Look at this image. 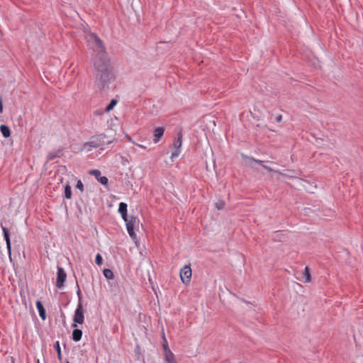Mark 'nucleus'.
Listing matches in <instances>:
<instances>
[{
  "label": "nucleus",
  "mask_w": 363,
  "mask_h": 363,
  "mask_svg": "<svg viewBox=\"0 0 363 363\" xmlns=\"http://www.w3.org/2000/svg\"><path fill=\"white\" fill-rule=\"evenodd\" d=\"M64 150V147H60L56 151L49 152L47 155V161H52L56 158L62 157L63 156Z\"/></svg>",
  "instance_id": "9b49d317"
},
{
  "label": "nucleus",
  "mask_w": 363,
  "mask_h": 363,
  "mask_svg": "<svg viewBox=\"0 0 363 363\" xmlns=\"http://www.w3.org/2000/svg\"><path fill=\"white\" fill-rule=\"evenodd\" d=\"M121 217L125 223L126 220H129L130 219V217L128 216V213H126L125 215L121 214Z\"/></svg>",
  "instance_id": "7c9ffc66"
},
{
  "label": "nucleus",
  "mask_w": 363,
  "mask_h": 363,
  "mask_svg": "<svg viewBox=\"0 0 363 363\" xmlns=\"http://www.w3.org/2000/svg\"><path fill=\"white\" fill-rule=\"evenodd\" d=\"M128 212V205L124 202H121L118 206V213L121 215H125Z\"/></svg>",
  "instance_id": "a211bd4d"
},
{
  "label": "nucleus",
  "mask_w": 363,
  "mask_h": 363,
  "mask_svg": "<svg viewBox=\"0 0 363 363\" xmlns=\"http://www.w3.org/2000/svg\"><path fill=\"white\" fill-rule=\"evenodd\" d=\"M65 363H69V360L68 359H66Z\"/></svg>",
  "instance_id": "c9c22d12"
},
{
  "label": "nucleus",
  "mask_w": 363,
  "mask_h": 363,
  "mask_svg": "<svg viewBox=\"0 0 363 363\" xmlns=\"http://www.w3.org/2000/svg\"><path fill=\"white\" fill-rule=\"evenodd\" d=\"M3 99H2V96H0V113H3Z\"/></svg>",
  "instance_id": "c756f323"
},
{
  "label": "nucleus",
  "mask_w": 363,
  "mask_h": 363,
  "mask_svg": "<svg viewBox=\"0 0 363 363\" xmlns=\"http://www.w3.org/2000/svg\"><path fill=\"white\" fill-rule=\"evenodd\" d=\"M37 363H40V362H39V360H38V361H37Z\"/></svg>",
  "instance_id": "e433bc0d"
},
{
  "label": "nucleus",
  "mask_w": 363,
  "mask_h": 363,
  "mask_svg": "<svg viewBox=\"0 0 363 363\" xmlns=\"http://www.w3.org/2000/svg\"><path fill=\"white\" fill-rule=\"evenodd\" d=\"M76 188L80 190L81 192L84 191V184L81 180H78L76 184Z\"/></svg>",
  "instance_id": "a878e982"
},
{
  "label": "nucleus",
  "mask_w": 363,
  "mask_h": 363,
  "mask_svg": "<svg viewBox=\"0 0 363 363\" xmlns=\"http://www.w3.org/2000/svg\"><path fill=\"white\" fill-rule=\"evenodd\" d=\"M67 279V274L64 269L61 267H57V278H56V286L58 289H61L64 286Z\"/></svg>",
  "instance_id": "0eeeda50"
},
{
  "label": "nucleus",
  "mask_w": 363,
  "mask_h": 363,
  "mask_svg": "<svg viewBox=\"0 0 363 363\" xmlns=\"http://www.w3.org/2000/svg\"><path fill=\"white\" fill-rule=\"evenodd\" d=\"M182 131L180 130L177 135V138L174 140L173 146L174 150L172 152L171 159L173 160L175 157H177L180 153V148L182 144Z\"/></svg>",
  "instance_id": "20e7f679"
},
{
  "label": "nucleus",
  "mask_w": 363,
  "mask_h": 363,
  "mask_svg": "<svg viewBox=\"0 0 363 363\" xmlns=\"http://www.w3.org/2000/svg\"><path fill=\"white\" fill-rule=\"evenodd\" d=\"M216 208L218 209V210H221L224 208V206H225V203L224 201L223 200H219L218 202L216 203Z\"/></svg>",
  "instance_id": "b1692460"
},
{
  "label": "nucleus",
  "mask_w": 363,
  "mask_h": 363,
  "mask_svg": "<svg viewBox=\"0 0 363 363\" xmlns=\"http://www.w3.org/2000/svg\"><path fill=\"white\" fill-rule=\"evenodd\" d=\"M89 38L91 40L93 41V43L97 48L104 49L103 41L97 36L96 34L91 33L89 35Z\"/></svg>",
  "instance_id": "4468645a"
},
{
  "label": "nucleus",
  "mask_w": 363,
  "mask_h": 363,
  "mask_svg": "<svg viewBox=\"0 0 363 363\" xmlns=\"http://www.w3.org/2000/svg\"><path fill=\"white\" fill-rule=\"evenodd\" d=\"M106 138V135L104 133L96 135L91 137L89 141L84 143L83 146L84 148L86 147L96 148L101 145H104L106 144L108 145L112 143V141H104V139Z\"/></svg>",
  "instance_id": "f03ea898"
},
{
  "label": "nucleus",
  "mask_w": 363,
  "mask_h": 363,
  "mask_svg": "<svg viewBox=\"0 0 363 363\" xmlns=\"http://www.w3.org/2000/svg\"><path fill=\"white\" fill-rule=\"evenodd\" d=\"M104 141H111L110 140H108V138L106 139H104Z\"/></svg>",
  "instance_id": "f704fd0d"
},
{
  "label": "nucleus",
  "mask_w": 363,
  "mask_h": 363,
  "mask_svg": "<svg viewBox=\"0 0 363 363\" xmlns=\"http://www.w3.org/2000/svg\"><path fill=\"white\" fill-rule=\"evenodd\" d=\"M57 358H58L59 361L62 363V352L57 353Z\"/></svg>",
  "instance_id": "2f4dec72"
},
{
  "label": "nucleus",
  "mask_w": 363,
  "mask_h": 363,
  "mask_svg": "<svg viewBox=\"0 0 363 363\" xmlns=\"http://www.w3.org/2000/svg\"><path fill=\"white\" fill-rule=\"evenodd\" d=\"M102 113L103 112L100 110H96V111H94V114H96V115H101V114H102Z\"/></svg>",
  "instance_id": "473e14b6"
},
{
  "label": "nucleus",
  "mask_w": 363,
  "mask_h": 363,
  "mask_svg": "<svg viewBox=\"0 0 363 363\" xmlns=\"http://www.w3.org/2000/svg\"><path fill=\"white\" fill-rule=\"evenodd\" d=\"M95 262L99 266H101L103 264V257L100 253L96 254L95 257Z\"/></svg>",
  "instance_id": "5701e85b"
},
{
  "label": "nucleus",
  "mask_w": 363,
  "mask_h": 363,
  "mask_svg": "<svg viewBox=\"0 0 363 363\" xmlns=\"http://www.w3.org/2000/svg\"><path fill=\"white\" fill-rule=\"evenodd\" d=\"M274 120H275V121H276L277 123H280V122H281V120H282V116H281V115H280V114H279V115H278V116H277L275 117Z\"/></svg>",
  "instance_id": "c85d7f7f"
},
{
  "label": "nucleus",
  "mask_w": 363,
  "mask_h": 363,
  "mask_svg": "<svg viewBox=\"0 0 363 363\" xmlns=\"http://www.w3.org/2000/svg\"><path fill=\"white\" fill-rule=\"evenodd\" d=\"M93 74L95 84L100 90L108 89L109 84L114 81L113 67L106 52L97 53L94 60Z\"/></svg>",
  "instance_id": "f257e3e1"
},
{
  "label": "nucleus",
  "mask_w": 363,
  "mask_h": 363,
  "mask_svg": "<svg viewBox=\"0 0 363 363\" xmlns=\"http://www.w3.org/2000/svg\"><path fill=\"white\" fill-rule=\"evenodd\" d=\"M89 174L90 175L94 176L99 182L101 184L106 186L108 183V179L105 176L101 175V172L99 169H91L89 171Z\"/></svg>",
  "instance_id": "1a4fd4ad"
},
{
  "label": "nucleus",
  "mask_w": 363,
  "mask_h": 363,
  "mask_svg": "<svg viewBox=\"0 0 363 363\" xmlns=\"http://www.w3.org/2000/svg\"><path fill=\"white\" fill-rule=\"evenodd\" d=\"M82 333H83L81 329L77 328V327L74 328L72 333V339L74 342H79L82 339Z\"/></svg>",
  "instance_id": "2eb2a0df"
},
{
  "label": "nucleus",
  "mask_w": 363,
  "mask_h": 363,
  "mask_svg": "<svg viewBox=\"0 0 363 363\" xmlns=\"http://www.w3.org/2000/svg\"><path fill=\"white\" fill-rule=\"evenodd\" d=\"M117 102L118 101L116 99H111V101L109 102V104L105 108V111L106 112L111 111L114 108V106L116 105Z\"/></svg>",
  "instance_id": "4be33fe9"
},
{
  "label": "nucleus",
  "mask_w": 363,
  "mask_h": 363,
  "mask_svg": "<svg viewBox=\"0 0 363 363\" xmlns=\"http://www.w3.org/2000/svg\"><path fill=\"white\" fill-rule=\"evenodd\" d=\"M60 317L62 318V321L63 325H65V324H66V316H65V313L63 312V311L62 309H60Z\"/></svg>",
  "instance_id": "cd10ccee"
},
{
  "label": "nucleus",
  "mask_w": 363,
  "mask_h": 363,
  "mask_svg": "<svg viewBox=\"0 0 363 363\" xmlns=\"http://www.w3.org/2000/svg\"><path fill=\"white\" fill-rule=\"evenodd\" d=\"M77 294L78 299H79L78 303H82V294L80 288H79L77 282Z\"/></svg>",
  "instance_id": "393cba45"
},
{
  "label": "nucleus",
  "mask_w": 363,
  "mask_h": 363,
  "mask_svg": "<svg viewBox=\"0 0 363 363\" xmlns=\"http://www.w3.org/2000/svg\"><path fill=\"white\" fill-rule=\"evenodd\" d=\"M164 130L165 129L164 127H157L155 128L153 134V141L155 143L159 142V140L162 138Z\"/></svg>",
  "instance_id": "f8f14e48"
},
{
  "label": "nucleus",
  "mask_w": 363,
  "mask_h": 363,
  "mask_svg": "<svg viewBox=\"0 0 363 363\" xmlns=\"http://www.w3.org/2000/svg\"><path fill=\"white\" fill-rule=\"evenodd\" d=\"M1 226L2 228L3 234H4V238L6 243L7 250L10 252L11 249V239H10L9 230L6 227L2 225V223H1Z\"/></svg>",
  "instance_id": "9d476101"
},
{
  "label": "nucleus",
  "mask_w": 363,
  "mask_h": 363,
  "mask_svg": "<svg viewBox=\"0 0 363 363\" xmlns=\"http://www.w3.org/2000/svg\"><path fill=\"white\" fill-rule=\"evenodd\" d=\"M53 347H54V349L56 350L57 354L58 352H61V348H60V342H59V341H57V342L54 344Z\"/></svg>",
  "instance_id": "bb28decb"
},
{
  "label": "nucleus",
  "mask_w": 363,
  "mask_h": 363,
  "mask_svg": "<svg viewBox=\"0 0 363 363\" xmlns=\"http://www.w3.org/2000/svg\"><path fill=\"white\" fill-rule=\"evenodd\" d=\"M162 347L164 350L165 360L168 363H177L176 360L174 359V354L172 352V351L169 348L167 340L165 338L164 334H163Z\"/></svg>",
  "instance_id": "39448f33"
},
{
  "label": "nucleus",
  "mask_w": 363,
  "mask_h": 363,
  "mask_svg": "<svg viewBox=\"0 0 363 363\" xmlns=\"http://www.w3.org/2000/svg\"><path fill=\"white\" fill-rule=\"evenodd\" d=\"M36 308L38 311L39 315H40V318L43 320H45L47 318L46 310H45V307L43 306V303L40 300H38L36 301Z\"/></svg>",
  "instance_id": "ddd939ff"
},
{
  "label": "nucleus",
  "mask_w": 363,
  "mask_h": 363,
  "mask_svg": "<svg viewBox=\"0 0 363 363\" xmlns=\"http://www.w3.org/2000/svg\"><path fill=\"white\" fill-rule=\"evenodd\" d=\"M251 160H252L255 163L258 164L259 165L262 166L265 169H267L268 172H273V169L270 167H269V166H267V165H266L264 164V161H262V160H257V159H255L253 157H251Z\"/></svg>",
  "instance_id": "f3484780"
},
{
  "label": "nucleus",
  "mask_w": 363,
  "mask_h": 363,
  "mask_svg": "<svg viewBox=\"0 0 363 363\" xmlns=\"http://www.w3.org/2000/svg\"><path fill=\"white\" fill-rule=\"evenodd\" d=\"M84 321V315L82 303H78L73 317L72 328H76L77 324L82 325Z\"/></svg>",
  "instance_id": "7ed1b4c3"
},
{
  "label": "nucleus",
  "mask_w": 363,
  "mask_h": 363,
  "mask_svg": "<svg viewBox=\"0 0 363 363\" xmlns=\"http://www.w3.org/2000/svg\"><path fill=\"white\" fill-rule=\"evenodd\" d=\"M12 363H14V362L13 361V362H12Z\"/></svg>",
  "instance_id": "4c0bfd02"
},
{
  "label": "nucleus",
  "mask_w": 363,
  "mask_h": 363,
  "mask_svg": "<svg viewBox=\"0 0 363 363\" xmlns=\"http://www.w3.org/2000/svg\"><path fill=\"white\" fill-rule=\"evenodd\" d=\"M103 274L108 280L113 279L114 278L113 272L110 269H104L103 270Z\"/></svg>",
  "instance_id": "6ab92c4d"
},
{
  "label": "nucleus",
  "mask_w": 363,
  "mask_h": 363,
  "mask_svg": "<svg viewBox=\"0 0 363 363\" xmlns=\"http://www.w3.org/2000/svg\"><path fill=\"white\" fill-rule=\"evenodd\" d=\"M136 222H139V220L137 217L130 216L129 220H126L125 225L127 231L132 238H135L136 234L134 230V226Z\"/></svg>",
  "instance_id": "6e6552de"
},
{
  "label": "nucleus",
  "mask_w": 363,
  "mask_h": 363,
  "mask_svg": "<svg viewBox=\"0 0 363 363\" xmlns=\"http://www.w3.org/2000/svg\"><path fill=\"white\" fill-rule=\"evenodd\" d=\"M65 197L67 199H70L72 198V188L68 183L65 186Z\"/></svg>",
  "instance_id": "aec40b11"
},
{
  "label": "nucleus",
  "mask_w": 363,
  "mask_h": 363,
  "mask_svg": "<svg viewBox=\"0 0 363 363\" xmlns=\"http://www.w3.org/2000/svg\"><path fill=\"white\" fill-rule=\"evenodd\" d=\"M303 274L306 279V282H310L311 280V272H310V269L308 267H306L303 272Z\"/></svg>",
  "instance_id": "412c9836"
},
{
  "label": "nucleus",
  "mask_w": 363,
  "mask_h": 363,
  "mask_svg": "<svg viewBox=\"0 0 363 363\" xmlns=\"http://www.w3.org/2000/svg\"><path fill=\"white\" fill-rule=\"evenodd\" d=\"M0 131L2 135L7 138L11 135V130L10 128L6 125H0Z\"/></svg>",
  "instance_id": "dca6fc26"
},
{
  "label": "nucleus",
  "mask_w": 363,
  "mask_h": 363,
  "mask_svg": "<svg viewBox=\"0 0 363 363\" xmlns=\"http://www.w3.org/2000/svg\"><path fill=\"white\" fill-rule=\"evenodd\" d=\"M191 269L189 265H185L180 270V278L182 283L187 284L190 282L191 278Z\"/></svg>",
  "instance_id": "423d86ee"
},
{
  "label": "nucleus",
  "mask_w": 363,
  "mask_h": 363,
  "mask_svg": "<svg viewBox=\"0 0 363 363\" xmlns=\"http://www.w3.org/2000/svg\"><path fill=\"white\" fill-rule=\"evenodd\" d=\"M138 146H139V147H142V148L145 149V147L144 146L141 145H139Z\"/></svg>",
  "instance_id": "72a5a7b5"
}]
</instances>
